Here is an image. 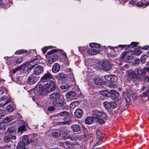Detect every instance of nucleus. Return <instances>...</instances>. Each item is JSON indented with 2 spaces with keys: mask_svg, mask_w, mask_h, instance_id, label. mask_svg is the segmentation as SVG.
Segmentation results:
<instances>
[{
  "mask_svg": "<svg viewBox=\"0 0 149 149\" xmlns=\"http://www.w3.org/2000/svg\"><path fill=\"white\" fill-rule=\"evenodd\" d=\"M4 110L0 109V119L3 116L4 114Z\"/></svg>",
  "mask_w": 149,
  "mask_h": 149,
  "instance_id": "09e8293b",
  "label": "nucleus"
},
{
  "mask_svg": "<svg viewBox=\"0 0 149 149\" xmlns=\"http://www.w3.org/2000/svg\"><path fill=\"white\" fill-rule=\"evenodd\" d=\"M127 54L126 52H124L122 53L123 56H122V58H124L126 55Z\"/></svg>",
  "mask_w": 149,
  "mask_h": 149,
  "instance_id": "bf43d9fd",
  "label": "nucleus"
},
{
  "mask_svg": "<svg viewBox=\"0 0 149 149\" xmlns=\"http://www.w3.org/2000/svg\"><path fill=\"white\" fill-rule=\"evenodd\" d=\"M56 88V84L54 82L52 81L47 82L45 86V91L48 93L53 91Z\"/></svg>",
  "mask_w": 149,
  "mask_h": 149,
  "instance_id": "39448f33",
  "label": "nucleus"
},
{
  "mask_svg": "<svg viewBox=\"0 0 149 149\" xmlns=\"http://www.w3.org/2000/svg\"><path fill=\"white\" fill-rule=\"evenodd\" d=\"M61 94L59 92L54 93L50 94L49 98L52 100L57 99L60 97Z\"/></svg>",
  "mask_w": 149,
  "mask_h": 149,
  "instance_id": "2eb2a0df",
  "label": "nucleus"
},
{
  "mask_svg": "<svg viewBox=\"0 0 149 149\" xmlns=\"http://www.w3.org/2000/svg\"><path fill=\"white\" fill-rule=\"evenodd\" d=\"M141 52L139 50H138V52H136V54L137 55H139L141 53Z\"/></svg>",
  "mask_w": 149,
  "mask_h": 149,
  "instance_id": "e2e57ef3",
  "label": "nucleus"
},
{
  "mask_svg": "<svg viewBox=\"0 0 149 149\" xmlns=\"http://www.w3.org/2000/svg\"><path fill=\"white\" fill-rule=\"evenodd\" d=\"M55 109L54 107L53 106H51L48 107V110L49 111H52Z\"/></svg>",
  "mask_w": 149,
  "mask_h": 149,
  "instance_id": "8fccbe9b",
  "label": "nucleus"
},
{
  "mask_svg": "<svg viewBox=\"0 0 149 149\" xmlns=\"http://www.w3.org/2000/svg\"><path fill=\"white\" fill-rule=\"evenodd\" d=\"M125 100L126 101V100L125 99ZM126 104L124 105H123V109H127L129 106V103L128 102H126Z\"/></svg>",
  "mask_w": 149,
  "mask_h": 149,
  "instance_id": "a18cd8bd",
  "label": "nucleus"
},
{
  "mask_svg": "<svg viewBox=\"0 0 149 149\" xmlns=\"http://www.w3.org/2000/svg\"><path fill=\"white\" fill-rule=\"evenodd\" d=\"M48 49L47 47H44L42 49V50L43 53H45L46 52Z\"/></svg>",
  "mask_w": 149,
  "mask_h": 149,
  "instance_id": "3c124183",
  "label": "nucleus"
},
{
  "mask_svg": "<svg viewBox=\"0 0 149 149\" xmlns=\"http://www.w3.org/2000/svg\"><path fill=\"white\" fill-rule=\"evenodd\" d=\"M37 80L38 78L33 75H31L28 78L29 82L31 84L35 83L37 81Z\"/></svg>",
  "mask_w": 149,
  "mask_h": 149,
  "instance_id": "4468645a",
  "label": "nucleus"
},
{
  "mask_svg": "<svg viewBox=\"0 0 149 149\" xmlns=\"http://www.w3.org/2000/svg\"><path fill=\"white\" fill-rule=\"evenodd\" d=\"M96 134L97 138L99 139L102 138L104 136V134L102 133L99 130H97Z\"/></svg>",
  "mask_w": 149,
  "mask_h": 149,
  "instance_id": "393cba45",
  "label": "nucleus"
},
{
  "mask_svg": "<svg viewBox=\"0 0 149 149\" xmlns=\"http://www.w3.org/2000/svg\"><path fill=\"white\" fill-rule=\"evenodd\" d=\"M138 43L137 42H132L131 43V45H128V47L129 48L131 47L132 48H133L135 47L138 45Z\"/></svg>",
  "mask_w": 149,
  "mask_h": 149,
  "instance_id": "4c0bfd02",
  "label": "nucleus"
},
{
  "mask_svg": "<svg viewBox=\"0 0 149 149\" xmlns=\"http://www.w3.org/2000/svg\"><path fill=\"white\" fill-rule=\"evenodd\" d=\"M94 119H96V118L93 117V111L92 116H89L86 117L85 120V123L87 124H91L93 123Z\"/></svg>",
  "mask_w": 149,
  "mask_h": 149,
  "instance_id": "f3484780",
  "label": "nucleus"
},
{
  "mask_svg": "<svg viewBox=\"0 0 149 149\" xmlns=\"http://www.w3.org/2000/svg\"><path fill=\"white\" fill-rule=\"evenodd\" d=\"M103 106L104 107L107 109L110 108V102L105 101L103 102Z\"/></svg>",
  "mask_w": 149,
  "mask_h": 149,
  "instance_id": "7c9ffc66",
  "label": "nucleus"
},
{
  "mask_svg": "<svg viewBox=\"0 0 149 149\" xmlns=\"http://www.w3.org/2000/svg\"><path fill=\"white\" fill-rule=\"evenodd\" d=\"M62 135L64 139L66 140L68 139L69 140L70 137H69V136H67V134H62Z\"/></svg>",
  "mask_w": 149,
  "mask_h": 149,
  "instance_id": "c03bdc74",
  "label": "nucleus"
},
{
  "mask_svg": "<svg viewBox=\"0 0 149 149\" xmlns=\"http://www.w3.org/2000/svg\"><path fill=\"white\" fill-rule=\"evenodd\" d=\"M108 47L111 49L113 50L114 49V47L111 46H109Z\"/></svg>",
  "mask_w": 149,
  "mask_h": 149,
  "instance_id": "774afa93",
  "label": "nucleus"
},
{
  "mask_svg": "<svg viewBox=\"0 0 149 149\" xmlns=\"http://www.w3.org/2000/svg\"><path fill=\"white\" fill-rule=\"evenodd\" d=\"M0 129H1V130H4L5 129V128L3 126V124H0Z\"/></svg>",
  "mask_w": 149,
  "mask_h": 149,
  "instance_id": "4d7b16f0",
  "label": "nucleus"
},
{
  "mask_svg": "<svg viewBox=\"0 0 149 149\" xmlns=\"http://www.w3.org/2000/svg\"><path fill=\"white\" fill-rule=\"evenodd\" d=\"M52 76L49 72L45 73L41 79V81L43 82L48 81L52 78Z\"/></svg>",
  "mask_w": 149,
  "mask_h": 149,
  "instance_id": "9d476101",
  "label": "nucleus"
},
{
  "mask_svg": "<svg viewBox=\"0 0 149 149\" xmlns=\"http://www.w3.org/2000/svg\"><path fill=\"white\" fill-rule=\"evenodd\" d=\"M143 48L144 49H148L149 48V46H145V47H144Z\"/></svg>",
  "mask_w": 149,
  "mask_h": 149,
  "instance_id": "69168bd1",
  "label": "nucleus"
},
{
  "mask_svg": "<svg viewBox=\"0 0 149 149\" xmlns=\"http://www.w3.org/2000/svg\"><path fill=\"white\" fill-rule=\"evenodd\" d=\"M76 96V93L74 91L69 92L66 95V98L71 100L75 99Z\"/></svg>",
  "mask_w": 149,
  "mask_h": 149,
  "instance_id": "f8f14e48",
  "label": "nucleus"
},
{
  "mask_svg": "<svg viewBox=\"0 0 149 149\" xmlns=\"http://www.w3.org/2000/svg\"><path fill=\"white\" fill-rule=\"evenodd\" d=\"M102 141L101 140H99L96 143V144L93 146V147L95 146H97L100 145L102 143Z\"/></svg>",
  "mask_w": 149,
  "mask_h": 149,
  "instance_id": "603ef678",
  "label": "nucleus"
},
{
  "mask_svg": "<svg viewBox=\"0 0 149 149\" xmlns=\"http://www.w3.org/2000/svg\"><path fill=\"white\" fill-rule=\"evenodd\" d=\"M146 72L144 69H137L134 72H132L131 76L132 79V81L134 83H136L138 79H139L141 76H144L146 74Z\"/></svg>",
  "mask_w": 149,
  "mask_h": 149,
  "instance_id": "7ed1b4c3",
  "label": "nucleus"
},
{
  "mask_svg": "<svg viewBox=\"0 0 149 149\" xmlns=\"http://www.w3.org/2000/svg\"><path fill=\"white\" fill-rule=\"evenodd\" d=\"M89 46L90 47L95 49L99 48L100 47L99 44L96 43H90L89 44Z\"/></svg>",
  "mask_w": 149,
  "mask_h": 149,
  "instance_id": "bb28decb",
  "label": "nucleus"
},
{
  "mask_svg": "<svg viewBox=\"0 0 149 149\" xmlns=\"http://www.w3.org/2000/svg\"><path fill=\"white\" fill-rule=\"evenodd\" d=\"M24 145L21 143L19 142L17 145V149H24L25 148Z\"/></svg>",
  "mask_w": 149,
  "mask_h": 149,
  "instance_id": "e433bc0d",
  "label": "nucleus"
},
{
  "mask_svg": "<svg viewBox=\"0 0 149 149\" xmlns=\"http://www.w3.org/2000/svg\"><path fill=\"white\" fill-rule=\"evenodd\" d=\"M81 137L78 136H76L72 138H70L69 141L71 144L74 145H77L78 147L80 148L81 147Z\"/></svg>",
  "mask_w": 149,
  "mask_h": 149,
  "instance_id": "423d86ee",
  "label": "nucleus"
},
{
  "mask_svg": "<svg viewBox=\"0 0 149 149\" xmlns=\"http://www.w3.org/2000/svg\"><path fill=\"white\" fill-rule=\"evenodd\" d=\"M13 119L12 116H9L6 117L4 120V121L5 123H8L11 121Z\"/></svg>",
  "mask_w": 149,
  "mask_h": 149,
  "instance_id": "f704fd0d",
  "label": "nucleus"
},
{
  "mask_svg": "<svg viewBox=\"0 0 149 149\" xmlns=\"http://www.w3.org/2000/svg\"><path fill=\"white\" fill-rule=\"evenodd\" d=\"M102 66L104 70L109 71L111 68L112 64L107 60H104L102 63Z\"/></svg>",
  "mask_w": 149,
  "mask_h": 149,
  "instance_id": "1a4fd4ad",
  "label": "nucleus"
},
{
  "mask_svg": "<svg viewBox=\"0 0 149 149\" xmlns=\"http://www.w3.org/2000/svg\"><path fill=\"white\" fill-rule=\"evenodd\" d=\"M144 69L146 71H149V68L144 67Z\"/></svg>",
  "mask_w": 149,
  "mask_h": 149,
  "instance_id": "0e129e2a",
  "label": "nucleus"
},
{
  "mask_svg": "<svg viewBox=\"0 0 149 149\" xmlns=\"http://www.w3.org/2000/svg\"><path fill=\"white\" fill-rule=\"evenodd\" d=\"M144 5V2L143 1H141L137 3L136 6L138 7L142 6Z\"/></svg>",
  "mask_w": 149,
  "mask_h": 149,
  "instance_id": "37998d69",
  "label": "nucleus"
},
{
  "mask_svg": "<svg viewBox=\"0 0 149 149\" xmlns=\"http://www.w3.org/2000/svg\"><path fill=\"white\" fill-rule=\"evenodd\" d=\"M36 140H37L36 139L33 138L31 139V142H35L36 141Z\"/></svg>",
  "mask_w": 149,
  "mask_h": 149,
  "instance_id": "680f3d73",
  "label": "nucleus"
},
{
  "mask_svg": "<svg viewBox=\"0 0 149 149\" xmlns=\"http://www.w3.org/2000/svg\"><path fill=\"white\" fill-rule=\"evenodd\" d=\"M33 92L34 93L37 95H41L44 92V88L41 85L36 86L34 88Z\"/></svg>",
  "mask_w": 149,
  "mask_h": 149,
  "instance_id": "0eeeda50",
  "label": "nucleus"
},
{
  "mask_svg": "<svg viewBox=\"0 0 149 149\" xmlns=\"http://www.w3.org/2000/svg\"><path fill=\"white\" fill-rule=\"evenodd\" d=\"M126 61L128 63L131 62L132 59L130 56H127Z\"/></svg>",
  "mask_w": 149,
  "mask_h": 149,
  "instance_id": "49530a36",
  "label": "nucleus"
},
{
  "mask_svg": "<svg viewBox=\"0 0 149 149\" xmlns=\"http://www.w3.org/2000/svg\"><path fill=\"white\" fill-rule=\"evenodd\" d=\"M57 50H56L54 49L51 50L48 52V54H51L48 59V63L49 64H52L58 60L57 55L56 54L54 53Z\"/></svg>",
  "mask_w": 149,
  "mask_h": 149,
  "instance_id": "20e7f679",
  "label": "nucleus"
},
{
  "mask_svg": "<svg viewBox=\"0 0 149 149\" xmlns=\"http://www.w3.org/2000/svg\"><path fill=\"white\" fill-rule=\"evenodd\" d=\"M70 86V85L68 83H65L62 84L60 88L62 89H65L68 88Z\"/></svg>",
  "mask_w": 149,
  "mask_h": 149,
  "instance_id": "c85d7f7f",
  "label": "nucleus"
},
{
  "mask_svg": "<svg viewBox=\"0 0 149 149\" xmlns=\"http://www.w3.org/2000/svg\"><path fill=\"white\" fill-rule=\"evenodd\" d=\"M16 132L15 131V134H9L8 135L10 138H11L12 139H13L14 140H15L16 139Z\"/></svg>",
  "mask_w": 149,
  "mask_h": 149,
  "instance_id": "a19ab883",
  "label": "nucleus"
},
{
  "mask_svg": "<svg viewBox=\"0 0 149 149\" xmlns=\"http://www.w3.org/2000/svg\"><path fill=\"white\" fill-rule=\"evenodd\" d=\"M69 114V113L66 111H63L62 112H61L60 113L57 114V116H62L63 117H68Z\"/></svg>",
  "mask_w": 149,
  "mask_h": 149,
  "instance_id": "c756f323",
  "label": "nucleus"
},
{
  "mask_svg": "<svg viewBox=\"0 0 149 149\" xmlns=\"http://www.w3.org/2000/svg\"><path fill=\"white\" fill-rule=\"evenodd\" d=\"M15 130L14 128L13 127H8L7 130L6 134L7 135H9L11 134H15Z\"/></svg>",
  "mask_w": 149,
  "mask_h": 149,
  "instance_id": "b1692460",
  "label": "nucleus"
},
{
  "mask_svg": "<svg viewBox=\"0 0 149 149\" xmlns=\"http://www.w3.org/2000/svg\"><path fill=\"white\" fill-rule=\"evenodd\" d=\"M93 112V117L97 119V121L99 124H103L105 123L104 120L107 116L103 111L95 110Z\"/></svg>",
  "mask_w": 149,
  "mask_h": 149,
  "instance_id": "f03ea898",
  "label": "nucleus"
},
{
  "mask_svg": "<svg viewBox=\"0 0 149 149\" xmlns=\"http://www.w3.org/2000/svg\"><path fill=\"white\" fill-rule=\"evenodd\" d=\"M79 102L78 101H75L72 102L70 104V108L72 109H73L79 104Z\"/></svg>",
  "mask_w": 149,
  "mask_h": 149,
  "instance_id": "a878e982",
  "label": "nucleus"
},
{
  "mask_svg": "<svg viewBox=\"0 0 149 149\" xmlns=\"http://www.w3.org/2000/svg\"><path fill=\"white\" fill-rule=\"evenodd\" d=\"M100 50L98 49L92 48L87 50V53L91 55H95L99 53Z\"/></svg>",
  "mask_w": 149,
  "mask_h": 149,
  "instance_id": "dca6fc26",
  "label": "nucleus"
},
{
  "mask_svg": "<svg viewBox=\"0 0 149 149\" xmlns=\"http://www.w3.org/2000/svg\"><path fill=\"white\" fill-rule=\"evenodd\" d=\"M25 126L24 125H22L19 127L18 128V131L21 133L23 132L24 131H26Z\"/></svg>",
  "mask_w": 149,
  "mask_h": 149,
  "instance_id": "72a5a7b5",
  "label": "nucleus"
},
{
  "mask_svg": "<svg viewBox=\"0 0 149 149\" xmlns=\"http://www.w3.org/2000/svg\"><path fill=\"white\" fill-rule=\"evenodd\" d=\"M113 76H112L109 75H106L104 76L105 79L108 81H111V82H116V81L117 80V77H116V79L115 80H113Z\"/></svg>",
  "mask_w": 149,
  "mask_h": 149,
  "instance_id": "4be33fe9",
  "label": "nucleus"
},
{
  "mask_svg": "<svg viewBox=\"0 0 149 149\" xmlns=\"http://www.w3.org/2000/svg\"><path fill=\"white\" fill-rule=\"evenodd\" d=\"M100 94L105 96H107L109 93V92L105 90L101 91H100Z\"/></svg>",
  "mask_w": 149,
  "mask_h": 149,
  "instance_id": "58836bf2",
  "label": "nucleus"
},
{
  "mask_svg": "<svg viewBox=\"0 0 149 149\" xmlns=\"http://www.w3.org/2000/svg\"><path fill=\"white\" fill-rule=\"evenodd\" d=\"M110 108H115L116 107L117 105L116 102L113 101L110 102Z\"/></svg>",
  "mask_w": 149,
  "mask_h": 149,
  "instance_id": "ea45409f",
  "label": "nucleus"
},
{
  "mask_svg": "<svg viewBox=\"0 0 149 149\" xmlns=\"http://www.w3.org/2000/svg\"><path fill=\"white\" fill-rule=\"evenodd\" d=\"M83 111L80 109H77L74 112V116L77 118L81 117L83 115Z\"/></svg>",
  "mask_w": 149,
  "mask_h": 149,
  "instance_id": "aec40b11",
  "label": "nucleus"
},
{
  "mask_svg": "<svg viewBox=\"0 0 149 149\" xmlns=\"http://www.w3.org/2000/svg\"><path fill=\"white\" fill-rule=\"evenodd\" d=\"M39 58L37 57L33 59L31 61V67H29L30 69H31L34 68L33 72L36 75H39L43 73L44 71L43 68L40 65H37V63L39 62Z\"/></svg>",
  "mask_w": 149,
  "mask_h": 149,
  "instance_id": "f257e3e1",
  "label": "nucleus"
},
{
  "mask_svg": "<svg viewBox=\"0 0 149 149\" xmlns=\"http://www.w3.org/2000/svg\"><path fill=\"white\" fill-rule=\"evenodd\" d=\"M20 143H21L24 145H26L29 143V141L28 136L27 135L24 136L22 137V140L20 142Z\"/></svg>",
  "mask_w": 149,
  "mask_h": 149,
  "instance_id": "412c9836",
  "label": "nucleus"
},
{
  "mask_svg": "<svg viewBox=\"0 0 149 149\" xmlns=\"http://www.w3.org/2000/svg\"><path fill=\"white\" fill-rule=\"evenodd\" d=\"M134 62L135 63L138 64L139 63V59H136L135 60Z\"/></svg>",
  "mask_w": 149,
  "mask_h": 149,
  "instance_id": "052dcab7",
  "label": "nucleus"
},
{
  "mask_svg": "<svg viewBox=\"0 0 149 149\" xmlns=\"http://www.w3.org/2000/svg\"><path fill=\"white\" fill-rule=\"evenodd\" d=\"M11 97L9 96H4L0 98V106H3L11 101Z\"/></svg>",
  "mask_w": 149,
  "mask_h": 149,
  "instance_id": "6e6552de",
  "label": "nucleus"
},
{
  "mask_svg": "<svg viewBox=\"0 0 149 149\" xmlns=\"http://www.w3.org/2000/svg\"><path fill=\"white\" fill-rule=\"evenodd\" d=\"M71 127L72 130L74 132H78L81 129L80 126L77 124L72 125Z\"/></svg>",
  "mask_w": 149,
  "mask_h": 149,
  "instance_id": "6ab92c4d",
  "label": "nucleus"
},
{
  "mask_svg": "<svg viewBox=\"0 0 149 149\" xmlns=\"http://www.w3.org/2000/svg\"><path fill=\"white\" fill-rule=\"evenodd\" d=\"M52 135L54 138H57L60 136L61 133L59 131H57L53 132Z\"/></svg>",
  "mask_w": 149,
  "mask_h": 149,
  "instance_id": "2f4dec72",
  "label": "nucleus"
},
{
  "mask_svg": "<svg viewBox=\"0 0 149 149\" xmlns=\"http://www.w3.org/2000/svg\"><path fill=\"white\" fill-rule=\"evenodd\" d=\"M60 69V66L57 63H55L53 65L52 68V71L53 72L56 73L58 72Z\"/></svg>",
  "mask_w": 149,
  "mask_h": 149,
  "instance_id": "a211bd4d",
  "label": "nucleus"
},
{
  "mask_svg": "<svg viewBox=\"0 0 149 149\" xmlns=\"http://www.w3.org/2000/svg\"><path fill=\"white\" fill-rule=\"evenodd\" d=\"M6 110L8 112H11L13 111L14 109L11 105L9 104L6 107Z\"/></svg>",
  "mask_w": 149,
  "mask_h": 149,
  "instance_id": "473e14b6",
  "label": "nucleus"
},
{
  "mask_svg": "<svg viewBox=\"0 0 149 149\" xmlns=\"http://www.w3.org/2000/svg\"><path fill=\"white\" fill-rule=\"evenodd\" d=\"M64 77L65 74L63 73L59 74L56 76V77L58 79H62Z\"/></svg>",
  "mask_w": 149,
  "mask_h": 149,
  "instance_id": "c9c22d12",
  "label": "nucleus"
},
{
  "mask_svg": "<svg viewBox=\"0 0 149 149\" xmlns=\"http://www.w3.org/2000/svg\"><path fill=\"white\" fill-rule=\"evenodd\" d=\"M94 82L96 85H101L102 80V79L98 77H95L94 78Z\"/></svg>",
  "mask_w": 149,
  "mask_h": 149,
  "instance_id": "5701e85b",
  "label": "nucleus"
},
{
  "mask_svg": "<svg viewBox=\"0 0 149 149\" xmlns=\"http://www.w3.org/2000/svg\"><path fill=\"white\" fill-rule=\"evenodd\" d=\"M65 102L63 100H54L53 102V105L56 107H61L64 105Z\"/></svg>",
  "mask_w": 149,
  "mask_h": 149,
  "instance_id": "9b49d317",
  "label": "nucleus"
},
{
  "mask_svg": "<svg viewBox=\"0 0 149 149\" xmlns=\"http://www.w3.org/2000/svg\"><path fill=\"white\" fill-rule=\"evenodd\" d=\"M141 61L143 63H145L146 62V60L145 58L142 57L141 58Z\"/></svg>",
  "mask_w": 149,
  "mask_h": 149,
  "instance_id": "864d4df0",
  "label": "nucleus"
},
{
  "mask_svg": "<svg viewBox=\"0 0 149 149\" xmlns=\"http://www.w3.org/2000/svg\"><path fill=\"white\" fill-rule=\"evenodd\" d=\"M67 118H63V120L65 121L64 122H58V125H61V124H65L67 123L66 122H65L66 119Z\"/></svg>",
  "mask_w": 149,
  "mask_h": 149,
  "instance_id": "de8ad7c7",
  "label": "nucleus"
},
{
  "mask_svg": "<svg viewBox=\"0 0 149 149\" xmlns=\"http://www.w3.org/2000/svg\"><path fill=\"white\" fill-rule=\"evenodd\" d=\"M22 60L21 59H20V60L17 59L16 61V63L17 64H19L21 63L22 62Z\"/></svg>",
  "mask_w": 149,
  "mask_h": 149,
  "instance_id": "6e6d98bb",
  "label": "nucleus"
},
{
  "mask_svg": "<svg viewBox=\"0 0 149 149\" xmlns=\"http://www.w3.org/2000/svg\"><path fill=\"white\" fill-rule=\"evenodd\" d=\"M27 52V50L25 49H21L16 51L14 54H20L26 53Z\"/></svg>",
  "mask_w": 149,
  "mask_h": 149,
  "instance_id": "cd10ccee",
  "label": "nucleus"
},
{
  "mask_svg": "<svg viewBox=\"0 0 149 149\" xmlns=\"http://www.w3.org/2000/svg\"><path fill=\"white\" fill-rule=\"evenodd\" d=\"M111 97L112 99L115 100L116 101H118V97L119 94L118 92L114 90H111L110 91Z\"/></svg>",
  "mask_w": 149,
  "mask_h": 149,
  "instance_id": "ddd939ff",
  "label": "nucleus"
},
{
  "mask_svg": "<svg viewBox=\"0 0 149 149\" xmlns=\"http://www.w3.org/2000/svg\"><path fill=\"white\" fill-rule=\"evenodd\" d=\"M3 91L2 90L0 89V98L3 97Z\"/></svg>",
  "mask_w": 149,
  "mask_h": 149,
  "instance_id": "13d9d810",
  "label": "nucleus"
},
{
  "mask_svg": "<svg viewBox=\"0 0 149 149\" xmlns=\"http://www.w3.org/2000/svg\"><path fill=\"white\" fill-rule=\"evenodd\" d=\"M10 138L9 136H6L4 137V140L7 143L10 141Z\"/></svg>",
  "mask_w": 149,
  "mask_h": 149,
  "instance_id": "79ce46f5",
  "label": "nucleus"
},
{
  "mask_svg": "<svg viewBox=\"0 0 149 149\" xmlns=\"http://www.w3.org/2000/svg\"><path fill=\"white\" fill-rule=\"evenodd\" d=\"M130 3L132 4V5H135L136 3V2L134 0H132L130 1Z\"/></svg>",
  "mask_w": 149,
  "mask_h": 149,
  "instance_id": "5fc2aeb1",
  "label": "nucleus"
},
{
  "mask_svg": "<svg viewBox=\"0 0 149 149\" xmlns=\"http://www.w3.org/2000/svg\"><path fill=\"white\" fill-rule=\"evenodd\" d=\"M146 79L147 80V81L148 82H149V77H147V76L146 77Z\"/></svg>",
  "mask_w": 149,
  "mask_h": 149,
  "instance_id": "338daca9",
  "label": "nucleus"
}]
</instances>
